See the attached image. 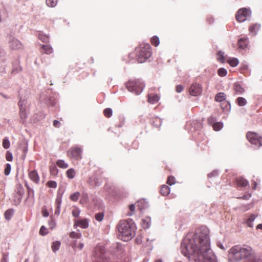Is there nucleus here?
<instances>
[{"instance_id": "13d9d810", "label": "nucleus", "mask_w": 262, "mask_h": 262, "mask_svg": "<svg viewBox=\"0 0 262 262\" xmlns=\"http://www.w3.org/2000/svg\"><path fill=\"white\" fill-rule=\"evenodd\" d=\"M217 174V171H212L211 173L208 174V177L211 178V177L215 176Z\"/></svg>"}, {"instance_id": "4d7b16f0", "label": "nucleus", "mask_w": 262, "mask_h": 262, "mask_svg": "<svg viewBox=\"0 0 262 262\" xmlns=\"http://www.w3.org/2000/svg\"><path fill=\"white\" fill-rule=\"evenodd\" d=\"M42 214L45 217H47L49 216V213L46 209H44L42 211Z\"/></svg>"}, {"instance_id": "e433bc0d", "label": "nucleus", "mask_w": 262, "mask_h": 262, "mask_svg": "<svg viewBox=\"0 0 262 262\" xmlns=\"http://www.w3.org/2000/svg\"><path fill=\"white\" fill-rule=\"evenodd\" d=\"M2 145L3 147L5 149H8L9 148L10 144L7 138H5L3 139Z\"/></svg>"}, {"instance_id": "c03bdc74", "label": "nucleus", "mask_w": 262, "mask_h": 262, "mask_svg": "<svg viewBox=\"0 0 262 262\" xmlns=\"http://www.w3.org/2000/svg\"><path fill=\"white\" fill-rule=\"evenodd\" d=\"M19 114L20 116L21 119H25L27 117V114L26 112V109L24 108L22 110H19Z\"/></svg>"}, {"instance_id": "a18cd8bd", "label": "nucleus", "mask_w": 262, "mask_h": 262, "mask_svg": "<svg viewBox=\"0 0 262 262\" xmlns=\"http://www.w3.org/2000/svg\"><path fill=\"white\" fill-rule=\"evenodd\" d=\"M174 181L175 179L173 177L169 176L168 177L167 183L169 185H172V184H174Z\"/></svg>"}, {"instance_id": "6e6d98bb", "label": "nucleus", "mask_w": 262, "mask_h": 262, "mask_svg": "<svg viewBox=\"0 0 262 262\" xmlns=\"http://www.w3.org/2000/svg\"><path fill=\"white\" fill-rule=\"evenodd\" d=\"M49 225L51 228H53L55 226V221L53 219H51V221L49 222Z\"/></svg>"}, {"instance_id": "6ab92c4d", "label": "nucleus", "mask_w": 262, "mask_h": 262, "mask_svg": "<svg viewBox=\"0 0 262 262\" xmlns=\"http://www.w3.org/2000/svg\"><path fill=\"white\" fill-rule=\"evenodd\" d=\"M159 100V96L158 95L150 94L148 95V101L150 103H155L157 102Z\"/></svg>"}, {"instance_id": "bb28decb", "label": "nucleus", "mask_w": 262, "mask_h": 262, "mask_svg": "<svg viewBox=\"0 0 262 262\" xmlns=\"http://www.w3.org/2000/svg\"><path fill=\"white\" fill-rule=\"evenodd\" d=\"M56 165L61 168H67L68 167V164L62 160H57Z\"/></svg>"}, {"instance_id": "a878e982", "label": "nucleus", "mask_w": 262, "mask_h": 262, "mask_svg": "<svg viewBox=\"0 0 262 262\" xmlns=\"http://www.w3.org/2000/svg\"><path fill=\"white\" fill-rule=\"evenodd\" d=\"M236 103L239 106H244L247 104V100L243 97H239L236 99Z\"/></svg>"}, {"instance_id": "338daca9", "label": "nucleus", "mask_w": 262, "mask_h": 262, "mask_svg": "<svg viewBox=\"0 0 262 262\" xmlns=\"http://www.w3.org/2000/svg\"><path fill=\"white\" fill-rule=\"evenodd\" d=\"M256 229H261L262 230V224H258L256 227Z\"/></svg>"}, {"instance_id": "ea45409f", "label": "nucleus", "mask_w": 262, "mask_h": 262, "mask_svg": "<svg viewBox=\"0 0 262 262\" xmlns=\"http://www.w3.org/2000/svg\"><path fill=\"white\" fill-rule=\"evenodd\" d=\"M47 186L50 188H55L57 187V183L55 181H49L47 184Z\"/></svg>"}, {"instance_id": "9b49d317", "label": "nucleus", "mask_w": 262, "mask_h": 262, "mask_svg": "<svg viewBox=\"0 0 262 262\" xmlns=\"http://www.w3.org/2000/svg\"><path fill=\"white\" fill-rule=\"evenodd\" d=\"M9 46L13 50H20L23 48L22 43L18 39L14 38L9 41Z\"/></svg>"}, {"instance_id": "f704fd0d", "label": "nucleus", "mask_w": 262, "mask_h": 262, "mask_svg": "<svg viewBox=\"0 0 262 262\" xmlns=\"http://www.w3.org/2000/svg\"><path fill=\"white\" fill-rule=\"evenodd\" d=\"M223 126V123L222 122H216L213 124V128L214 130L219 131L222 128Z\"/></svg>"}, {"instance_id": "473e14b6", "label": "nucleus", "mask_w": 262, "mask_h": 262, "mask_svg": "<svg viewBox=\"0 0 262 262\" xmlns=\"http://www.w3.org/2000/svg\"><path fill=\"white\" fill-rule=\"evenodd\" d=\"M60 243L59 241H56L53 243L52 245V249L54 252L57 251L60 247Z\"/></svg>"}, {"instance_id": "b1692460", "label": "nucleus", "mask_w": 262, "mask_h": 262, "mask_svg": "<svg viewBox=\"0 0 262 262\" xmlns=\"http://www.w3.org/2000/svg\"><path fill=\"white\" fill-rule=\"evenodd\" d=\"M227 62L233 67L237 66L239 63L238 60L236 58L228 59Z\"/></svg>"}, {"instance_id": "cd10ccee", "label": "nucleus", "mask_w": 262, "mask_h": 262, "mask_svg": "<svg viewBox=\"0 0 262 262\" xmlns=\"http://www.w3.org/2000/svg\"><path fill=\"white\" fill-rule=\"evenodd\" d=\"M67 176L69 179H73L75 177V171L73 168H70L67 171Z\"/></svg>"}, {"instance_id": "864d4df0", "label": "nucleus", "mask_w": 262, "mask_h": 262, "mask_svg": "<svg viewBox=\"0 0 262 262\" xmlns=\"http://www.w3.org/2000/svg\"><path fill=\"white\" fill-rule=\"evenodd\" d=\"M132 146L135 149H137L139 147V142L135 141L132 143Z\"/></svg>"}, {"instance_id": "2eb2a0df", "label": "nucleus", "mask_w": 262, "mask_h": 262, "mask_svg": "<svg viewBox=\"0 0 262 262\" xmlns=\"http://www.w3.org/2000/svg\"><path fill=\"white\" fill-rule=\"evenodd\" d=\"M74 225H76L82 228L85 229L89 227V222L87 219H85L77 221L75 223Z\"/></svg>"}, {"instance_id": "052dcab7", "label": "nucleus", "mask_w": 262, "mask_h": 262, "mask_svg": "<svg viewBox=\"0 0 262 262\" xmlns=\"http://www.w3.org/2000/svg\"><path fill=\"white\" fill-rule=\"evenodd\" d=\"M252 189L255 190L256 189V187H257V183L255 181H252Z\"/></svg>"}, {"instance_id": "69168bd1", "label": "nucleus", "mask_w": 262, "mask_h": 262, "mask_svg": "<svg viewBox=\"0 0 262 262\" xmlns=\"http://www.w3.org/2000/svg\"><path fill=\"white\" fill-rule=\"evenodd\" d=\"M51 172L53 173H55L57 172V169H56V167H54L52 170L51 169Z\"/></svg>"}, {"instance_id": "7c9ffc66", "label": "nucleus", "mask_w": 262, "mask_h": 262, "mask_svg": "<svg viewBox=\"0 0 262 262\" xmlns=\"http://www.w3.org/2000/svg\"><path fill=\"white\" fill-rule=\"evenodd\" d=\"M80 196V193L79 192H76L70 196V199L71 201L76 202Z\"/></svg>"}, {"instance_id": "5701e85b", "label": "nucleus", "mask_w": 262, "mask_h": 262, "mask_svg": "<svg viewBox=\"0 0 262 262\" xmlns=\"http://www.w3.org/2000/svg\"><path fill=\"white\" fill-rule=\"evenodd\" d=\"M224 53L222 51H219L217 53V60L222 63L225 62L226 57Z\"/></svg>"}, {"instance_id": "dca6fc26", "label": "nucleus", "mask_w": 262, "mask_h": 262, "mask_svg": "<svg viewBox=\"0 0 262 262\" xmlns=\"http://www.w3.org/2000/svg\"><path fill=\"white\" fill-rule=\"evenodd\" d=\"M41 49L42 50V51L41 52L46 54L49 55L53 52V48L49 45H42Z\"/></svg>"}, {"instance_id": "3c124183", "label": "nucleus", "mask_w": 262, "mask_h": 262, "mask_svg": "<svg viewBox=\"0 0 262 262\" xmlns=\"http://www.w3.org/2000/svg\"><path fill=\"white\" fill-rule=\"evenodd\" d=\"M124 123H125V121H124V119L120 118V123L119 124H116V126H117L118 127H121L122 126H123L124 125Z\"/></svg>"}, {"instance_id": "393cba45", "label": "nucleus", "mask_w": 262, "mask_h": 262, "mask_svg": "<svg viewBox=\"0 0 262 262\" xmlns=\"http://www.w3.org/2000/svg\"><path fill=\"white\" fill-rule=\"evenodd\" d=\"M256 217V216L254 214H251L250 217L247 219L246 221V223L247 224V226L249 227H252L253 224L252 222L254 221Z\"/></svg>"}, {"instance_id": "4be33fe9", "label": "nucleus", "mask_w": 262, "mask_h": 262, "mask_svg": "<svg viewBox=\"0 0 262 262\" xmlns=\"http://www.w3.org/2000/svg\"><path fill=\"white\" fill-rule=\"evenodd\" d=\"M226 99V95L224 93H219L215 97V100L217 102H222Z\"/></svg>"}, {"instance_id": "ddd939ff", "label": "nucleus", "mask_w": 262, "mask_h": 262, "mask_svg": "<svg viewBox=\"0 0 262 262\" xmlns=\"http://www.w3.org/2000/svg\"><path fill=\"white\" fill-rule=\"evenodd\" d=\"M236 185L238 187H245L248 185L249 182L242 177H237L235 179Z\"/></svg>"}, {"instance_id": "49530a36", "label": "nucleus", "mask_w": 262, "mask_h": 262, "mask_svg": "<svg viewBox=\"0 0 262 262\" xmlns=\"http://www.w3.org/2000/svg\"><path fill=\"white\" fill-rule=\"evenodd\" d=\"M46 230L47 229L45 226H41L39 230V234L41 235H45L47 234V232L46 231Z\"/></svg>"}, {"instance_id": "72a5a7b5", "label": "nucleus", "mask_w": 262, "mask_h": 262, "mask_svg": "<svg viewBox=\"0 0 262 262\" xmlns=\"http://www.w3.org/2000/svg\"><path fill=\"white\" fill-rule=\"evenodd\" d=\"M217 74L221 77H224L226 76L227 74V71L225 69L221 68L218 69Z\"/></svg>"}, {"instance_id": "423d86ee", "label": "nucleus", "mask_w": 262, "mask_h": 262, "mask_svg": "<svg viewBox=\"0 0 262 262\" xmlns=\"http://www.w3.org/2000/svg\"><path fill=\"white\" fill-rule=\"evenodd\" d=\"M94 262H113L108 258V253L102 246H97L94 252Z\"/></svg>"}, {"instance_id": "c756f323", "label": "nucleus", "mask_w": 262, "mask_h": 262, "mask_svg": "<svg viewBox=\"0 0 262 262\" xmlns=\"http://www.w3.org/2000/svg\"><path fill=\"white\" fill-rule=\"evenodd\" d=\"M234 90L237 94H242L245 92L244 89L238 84H235Z\"/></svg>"}, {"instance_id": "6e6552de", "label": "nucleus", "mask_w": 262, "mask_h": 262, "mask_svg": "<svg viewBox=\"0 0 262 262\" xmlns=\"http://www.w3.org/2000/svg\"><path fill=\"white\" fill-rule=\"evenodd\" d=\"M82 150L80 148L73 147L71 148L67 152V156L75 160H79L81 159Z\"/></svg>"}, {"instance_id": "a19ab883", "label": "nucleus", "mask_w": 262, "mask_h": 262, "mask_svg": "<svg viewBox=\"0 0 262 262\" xmlns=\"http://www.w3.org/2000/svg\"><path fill=\"white\" fill-rule=\"evenodd\" d=\"M11 165L9 163H7L6 165L5 170H4V173L6 176H8L9 174L10 171H11Z\"/></svg>"}, {"instance_id": "2f4dec72", "label": "nucleus", "mask_w": 262, "mask_h": 262, "mask_svg": "<svg viewBox=\"0 0 262 262\" xmlns=\"http://www.w3.org/2000/svg\"><path fill=\"white\" fill-rule=\"evenodd\" d=\"M13 214V210H7L5 213V217L6 220H9Z\"/></svg>"}, {"instance_id": "7ed1b4c3", "label": "nucleus", "mask_w": 262, "mask_h": 262, "mask_svg": "<svg viewBox=\"0 0 262 262\" xmlns=\"http://www.w3.org/2000/svg\"><path fill=\"white\" fill-rule=\"evenodd\" d=\"M253 252L251 247L247 245H235L232 247L229 252V259L235 261L247 259L253 255Z\"/></svg>"}, {"instance_id": "f8f14e48", "label": "nucleus", "mask_w": 262, "mask_h": 262, "mask_svg": "<svg viewBox=\"0 0 262 262\" xmlns=\"http://www.w3.org/2000/svg\"><path fill=\"white\" fill-rule=\"evenodd\" d=\"M28 176L30 179L35 184H38L40 181L39 176L35 170H30L28 172Z\"/></svg>"}, {"instance_id": "603ef678", "label": "nucleus", "mask_w": 262, "mask_h": 262, "mask_svg": "<svg viewBox=\"0 0 262 262\" xmlns=\"http://www.w3.org/2000/svg\"><path fill=\"white\" fill-rule=\"evenodd\" d=\"M24 101H22L20 100L18 102V105L19 106V110H22V109L25 108V106H24Z\"/></svg>"}, {"instance_id": "412c9836", "label": "nucleus", "mask_w": 262, "mask_h": 262, "mask_svg": "<svg viewBox=\"0 0 262 262\" xmlns=\"http://www.w3.org/2000/svg\"><path fill=\"white\" fill-rule=\"evenodd\" d=\"M89 196L86 193H82L79 201V203L81 204L84 205L88 202Z\"/></svg>"}, {"instance_id": "e2e57ef3", "label": "nucleus", "mask_w": 262, "mask_h": 262, "mask_svg": "<svg viewBox=\"0 0 262 262\" xmlns=\"http://www.w3.org/2000/svg\"><path fill=\"white\" fill-rule=\"evenodd\" d=\"M155 121H156V122L159 123V124L155 125L156 126L158 127L161 124V121H160V119L159 118H155Z\"/></svg>"}, {"instance_id": "37998d69", "label": "nucleus", "mask_w": 262, "mask_h": 262, "mask_svg": "<svg viewBox=\"0 0 262 262\" xmlns=\"http://www.w3.org/2000/svg\"><path fill=\"white\" fill-rule=\"evenodd\" d=\"M6 159L8 161H12L13 160L12 154L9 151H7V152H6Z\"/></svg>"}, {"instance_id": "09e8293b", "label": "nucleus", "mask_w": 262, "mask_h": 262, "mask_svg": "<svg viewBox=\"0 0 262 262\" xmlns=\"http://www.w3.org/2000/svg\"><path fill=\"white\" fill-rule=\"evenodd\" d=\"M80 214V210L78 208H75L72 211V215L74 217H77Z\"/></svg>"}, {"instance_id": "0e129e2a", "label": "nucleus", "mask_w": 262, "mask_h": 262, "mask_svg": "<svg viewBox=\"0 0 262 262\" xmlns=\"http://www.w3.org/2000/svg\"><path fill=\"white\" fill-rule=\"evenodd\" d=\"M80 250L82 249L83 247V244H79L78 245V247H77Z\"/></svg>"}, {"instance_id": "f3484780", "label": "nucleus", "mask_w": 262, "mask_h": 262, "mask_svg": "<svg viewBox=\"0 0 262 262\" xmlns=\"http://www.w3.org/2000/svg\"><path fill=\"white\" fill-rule=\"evenodd\" d=\"M260 28V25L259 24H253L249 27V31L250 33L252 34L253 35H255L259 30Z\"/></svg>"}, {"instance_id": "39448f33", "label": "nucleus", "mask_w": 262, "mask_h": 262, "mask_svg": "<svg viewBox=\"0 0 262 262\" xmlns=\"http://www.w3.org/2000/svg\"><path fill=\"white\" fill-rule=\"evenodd\" d=\"M126 89L136 95H139L143 91L144 85L140 79H130L125 84Z\"/></svg>"}, {"instance_id": "c85d7f7f", "label": "nucleus", "mask_w": 262, "mask_h": 262, "mask_svg": "<svg viewBox=\"0 0 262 262\" xmlns=\"http://www.w3.org/2000/svg\"><path fill=\"white\" fill-rule=\"evenodd\" d=\"M150 42L152 45L157 47L160 43L159 39L158 36H154L150 39Z\"/></svg>"}, {"instance_id": "9d476101", "label": "nucleus", "mask_w": 262, "mask_h": 262, "mask_svg": "<svg viewBox=\"0 0 262 262\" xmlns=\"http://www.w3.org/2000/svg\"><path fill=\"white\" fill-rule=\"evenodd\" d=\"M202 92V87L201 84L197 83H192L189 88V93L191 96H198Z\"/></svg>"}, {"instance_id": "20e7f679", "label": "nucleus", "mask_w": 262, "mask_h": 262, "mask_svg": "<svg viewBox=\"0 0 262 262\" xmlns=\"http://www.w3.org/2000/svg\"><path fill=\"white\" fill-rule=\"evenodd\" d=\"M136 58L139 63H143L151 55V48L148 43H142L136 49Z\"/></svg>"}, {"instance_id": "c9c22d12", "label": "nucleus", "mask_w": 262, "mask_h": 262, "mask_svg": "<svg viewBox=\"0 0 262 262\" xmlns=\"http://www.w3.org/2000/svg\"><path fill=\"white\" fill-rule=\"evenodd\" d=\"M103 114L106 117L110 118L112 116L113 111L111 108H107L103 111Z\"/></svg>"}, {"instance_id": "8fccbe9b", "label": "nucleus", "mask_w": 262, "mask_h": 262, "mask_svg": "<svg viewBox=\"0 0 262 262\" xmlns=\"http://www.w3.org/2000/svg\"><path fill=\"white\" fill-rule=\"evenodd\" d=\"M184 88L182 85H178L176 87V91L178 93H181L183 90Z\"/></svg>"}, {"instance_id": "f257e3e1", "label": "nucleus", "mask_w": 262, "mask_h": 262, "mask_svg": "<svg viewBox=\"0 0 262 262\" xmlns=\"http://www.w3.org/2000/svg\"><path fill=\"white\" fill-rule=\"evenodd\" d=\"M181 250L185 256H193L195 261L217 262L210 248L209 230L206 227L198 228L193 235H187L182 243Z\"/></svg>"}, {"instance_id": "58836bf2", "label": "nucleus", "mask_w": 262, "mask_h": 262, "mask_svg": "<svg viewBox=\"0 0 262 262\" xmlns=\"http://www.w3.org/2000/svg\"><path fill=\"white\" fill-rule=\"evenodd\" d=\"M69 236L71 238H80L81 235L80 233H77V232L73 231V232H71L70 233Z\"/></svg>"}, {"instance_id": "f03ea898", "label": "nucleus", "mask_w": 262, "mask_h": 262, "mask_svg": "<svg viewBox=\"0 0 262 262\" xmlns=\"http://www.w3.org/2000/svg\"><path fill=\"white\" fill-rule=\"evenodd\" d=\"M117 228L118 236L123 241H129L135 235L136 226L132 220L120 221Z\"/></svg>"}, {"instance_id": "4468645a", "label": "nucleus", "mask_w": 262, "mask_h": 262, "mask_svg": "<svg viewBox=\"0 0 262 262\" xmlns=\"http://www.w3.org/2000/svg\"><path fill=\"white\" fill-rule=\"evenodd\" d=\"M238 47L241 49H245L247 48L248 45V38L243 37L238 40Z\"/></svg>"}, {"instance_id": "4c0bfd02", "label": "nucleus", "mask_w": 262, "mask_h": 262, "mask_svg": "<svg viewBox=\"0 0 262 262\" xmlns=\"http://www.w3.org/2000/svg\"><path fill=\"white\" fill-rule=\"evenodd\" d=\"M57 3V0H46L47 5L51 7H55Z\"/></svg>"}, {"instance_id": "0eeeda50", "label": "nucleus", "mask_w": 262, "mask_h": 262, "mask_svg": "<svg viewBox=\"0 0 262 262\" xmlns=\"http://www.w3.org/2000/svg\"><path fill=\"white\" fill-rule=\"evenodd\" d=\"M248 140L257 147L262 146V137H260L255 133L248 132L246 135Z\"/></svg>"}, {"instance_id": "1a4fd4ad", "label": "nucleus", "mask_w": 262, "mask_h": 262, "mask_svg": "<svg viewBox=\"0 0 262 262\" xmlns=\"http://www.w3.org/2000/svg\"><path fill=\"white\" fill-rule=\"evenodd\" d=\"M250 11L247 8L241 9L236 14V19L239 22H243L250 15Z\"/></svg>"}, {"instance_id": "a211bd4d", "label": "nucleus", "mask_w": 262, "mask_h": 262, "mask_svg": "<svg viewBox=\"0 0 262 262\" xmlns=\"http://www.w3.org/2000/svg\"><path fill=\"white\" fill-rule=\"evenodd\" d=\"M15 192L16 193V194L17 195L19 199L21 198L24 193V189L21 184L17 185L15 190Z\"/></svg>"}, {"instance_id": "aec40b11", "label": "nucleus", "mask_w": 262, "mask_h": 262, "mask_svg": "<svg viewBox=\"0 0 262 262\" xmlns=\"http://www.w3.org/2000/svg\"><path fill=\"white\" fill-rule=\"evenodd\" d=\"M160 192L162 195H167L170 193V188L166 185H163L161 187Z\"/></svg>"}, {"instance_id": "680f3d73", "label": "nucleus", "mask_w": 262, "mask_h": 262, "mask_svg": "<svg viewBox=\"0 0 262 262\" xmlns=\"http://www.w3.org/2000/svg\"><path fill=\"white\" fill-rule=\"evenodd\" d=\"M129 209L132 212H134L135 210V206L134 204H132L129 206Z\"/></svg>"}, {"instance_id": "bf43d9fd", "label": "nucleus", "mask_w": 262, "mask_h": 262, "mask_svg": "<svg viewBox=\"0 0 262 262\" xmlns=\"http://www.w3.org/2000/svg\"><path fill=\"white\" fill-rule=\"evenodd\" d=\"M39 38L40 39V40H42V41L43 42H47L48 40V38L47 37H46V36H43L42 38L41 36H39Z\"/></svg>"}, {"instance_id": "774afa93", "label": "nucleus", "mask_w": 262, "mask_h": 262, "mask_svg": "<svg viewBox=\"0 0 262 262\" xmlns=\"http://www.w3.org/2000/svg\"><path fill=\"white\" fill-rule=\"evenodd\" d=\"M154 262H162V260L161 259H157Z\"/></svg>"}, {"instance_id": "5fc2aeb1", "label": "nucleus", "mask_w": 262, "mask_h": 262, "mask_svg": "<svg viewBox=\"0 0 262 262\" xmlns=\"http://www.w3.org/2000/svg\"><path fill=\"white\" fill-rule=\"evenodd\" d=\"M53 125L55 127H59L60 125V123L58 120H54L53 122Z\"/></svg>"}, {"instance_id": "79ce46f5", "label": "nucleus", "mask_w": 262, "mask_h": 262, "mask_svg": "<svg viewBox=\"0 0 262 262\" xmlns=\"http://www.w3.org/2000/svg\"><path fill=\"white\" fill-rule=\"evenodd\" d=\"M103 217L104 214L103 213H98L95 214V219L99 222L102 221Z\"/></svg>"}, {"instance_id": "de8ad7c7", "label": "nucleus", "mask_w": 262, "mask_h": 262, "mask_svg": "<svg viewBox=\"0 0 262 262\" xmlns=\"http://www.w3.org/2000/svg\"><path fill=\"white\" fill-rule=\"evenodd\" d=\"M244 262H256L254 255L253 254L252 256L246 259Z\"/></svg>"}]
</instances>
